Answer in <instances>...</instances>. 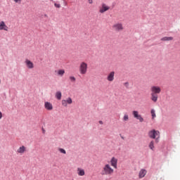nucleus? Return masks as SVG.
<instances>
[{"label": "nucleus", "instance_id": "nucleus-20", "mask_svg": "<svg viewBox=\"0 0 180 180\" xmlns=\"http://www.w3.org/2000/svg\"><path fill=\"white\" fill-rule=\"evenodd\" d=\"M61 96H62L61 92L60 91H57L56 94V98H58V101H60L61 100Z\"/></svg>", "mask_w": 180, "mask_h": 180}, {"label": "nucleus", "instance_id": "nucleus-1", "mask_svg": "<svg viewBox=\"0 0 180 180\" xmlns=\"http://www.w3.org/2000/svg\"><path fill=\"white\" fill-rule=\"evenodd\" d=\"M115 172V169L112 168V166L109 164H105L103 165L101 174L104 176H110L113 175Z\"/></svg>", "mask_w": 180, "mask_h": 180}, {"label": "nucleus", "instance_id": "nucleus-30", "mask_svg": "<svg viewBox=\"0 0 180 180\" xmlns=\"http://www.w3.org/2000/svg\"><path fill=\"white\" fill-rule=\"evenodd\" d=\"M98 123H99L100 124H103V121H99Z\"/></svg>", "mask_w": 180, "mask_h": 180}, {"label": "nucleus", "instance_id": "nucleus-16", "mask_svg": "<svg viewBox=\"0 0 180 180\" xmlns=\"http://www.w3.org/2000/svg\"><path fill=\"white\" fill-rule=\"evenodd\" d=\"M18 154H25L26 153V148L25 146H20L18 150H17Z\"/></svg>", "mask_w": 180, "mask_h": 180}, {"label": "nucleus", "instance_id": "nucleus-12", "mask_svg": "<svg viewBox=\"0 0 180 180\" xmlns=\"http://www.w3.org/2000/svg\"><path fill=\"white\" fill-rule=\"evenodd\" d=\"M0 30H5L6 32H8L9 30V27L5 24V22L1 21L0 22Z\"/></svg>", "mask_w": 180, "mask_h": 180}, {"label": "nucleus", "instance_id": "nucleus-18", "mask_svg": "<svg viewBox=\"0 0 180 180\" xmlns=\"http://www.w3.org/2000/svg\"><path fill=\"white\" fill-rule=\"evenodd\" d=\"M56 72H57V75L58 77H63L65 74V70H64L63 69H60L56 71Z\"/></svg>", "mask_w": 180, "mask_h": 180}, {"label": "nucleus", "instance_id": "nucleus-5", "mask_svg": "<svg viewBox=\"0 0 180 180\" xmlns=\"http://www.w3.org/2000/svg\"><path fill=\"white\" fill-rule=\"evenodd\" d=\"M150 92L151 94L158 95L159 94H161V87H160V86H151Z\"/></svg>", "mask_w": 180, "mask_h": 180}, {"label": "nucleus", "instance_id": "nucleus-2", "mask_svg": "<svg viewBox=\"0 0 180 180\" xmlns=\"http://www.w3.org/2000/svg\"><path fill=\"white\" fill-rule=\"evenodd\" d=\"M79 71L81 75H85L88 72V63L82 62L79 66Z\"/></svg>", "mask_w": 180, "mask_h": 180}, {"label": "nucleus", "instance_id": "nucleus-32", "mask_svg": "<svg viewBox=\"0 0 180 180\" xmlns=\"http://www.w3.org/2000/svg\"><path fill=\"white\" fill-rule=\"evenodd\" d=\"M43 133H44V130L43 129Z\"/></svg>", "mask_w": 180, "mask_h": 180}, {"label": "nucleus", "instance_id": "nucleus-6", "mask_svg": "<svg viewBox=\"0 0 180 180\" xmlns=\"http://www.w3.org/2000/svg\"><path fill=\"white\" fill-rule=\"evenodd\" d=\"M132 115L134 116V117L135 119H136L137 120H139V122L141 123H143V122H144V118H143V117L141 116V115L139 114V111L137 110H134L132 112Z\"/></svg>", "mask_w": 180, "mask_h": 180}, {"label": "nucleus", "instance_id": "nucleus-11", "mask_svg": "<svg viewBox=\"0 0 180 180\" xmlns=\"http://www.w3.org/2000/svg\"><path fill=\"white\" fill-rule=\"evenodd\" d=\"M107 80L109 81V82H113L115 80V72H110L108 77H107Z\"/></svg>", "mask_w": 180, "mask_h": 180}, {"label": "nucleus", "instance_id": "nucleus-8", "mask_svg": "<svg viewBox=\"0 0 180 180\" xmlns=\"http://www.w3.org/2000/svg\"><path fill=\"white\" fill-rule=\"evenodd\" d=\"M61 103L62 105L64 106V108H67L68 105H71L72 103V98H71V97H68L65 100H62Z\"/></svg>", "mask_w": 180, "mask_h": 180}, {"label": "nucleus", "instance_id": "nucleus-23", "mask_svg": "<svg viewBox=\"0 0 180 180\" xmlns=\"http://www.w3.org/2000/svg\"><path fill=\"white\" fill-rule=\"evenodd\" d=\"M152 119H155L157 117V115H155V110L152 109L150 111Z\"/></svg>", "mask_w": 180, "mask_h": 180}, {"label": "nucleus", "instance_id": "nucleus-13", "mask_svg": "<svg viewBox=\"0 0 180 180\" xmlns=\"http://www.w3.org/2000/svg\"><path fill=\"white\" fill-rule=\"evenodd\" d=\"M44 108L46 110H53V104L49 101L44 103Z\"/></svg>", "mask_w": 180, "mask_h": 180}, {"label": "nucleus", "instance_id": "nucleus-17", "mask_svg": "<svg viewBox=\"0 0 180 180\" xmlns=\"http://www.w3.org/2000/svg\"><path fill=\"white\" fill-rule=\"evenodd\" d=\"M147 174V170L141 169L139 173V178H144Z\"/></svg>", "mask_w": 180, "mask_h": 180}, {"label": "nucleus", "instance_id": "nucleus-22", "mask_svg": "<svg viewBox=\"0 0 180 180\" xmlns=\"http://www.w3.org/2000/svg\"><path fill=\"white\" fill-rule=\"evenodd\" d=\"M122 120H123V122H129V115L127 113H125L124 115Z\"/></svg>", "mask_w": 180, "mask_h": 180}, {"label": "nucleus", "instance_id": "nucleus-10", "mask_svg": "<svg viewBox=\"0 0 180 180\" xmlns=\"http://www.w3.org/2000/svg\"><path fill=\"white\" fill-rule=\"evenodd\" d=\"M25 63V65H27V68H29L30 70L34 68V64H33V62H32L30 60L26 59Z\"/></svg>", "mask_w": 180, "mask_h": 180}, {"label": "nucleus", "instance_id": "nucleus-14", "mask_svg": "<svg viewBox=\"0 0 180 180\" xmlns=\"http://www.w3.org/2000/svg\"><path fill=\"white\" fill-rule=\"evenodd\" d=\"M150 100L155 103L158 101V94L150 93Z\"/></svg>", "mask_w": 180, "mask_h": 180}, {"label": "nucleus", "instance_id": "nucleus-19", "mask_svg": "<svg viewBox=\"0 0 180 180\" xmlns=\"http://www.w3.org/2000/svg\"><path fill=\"white\" fill-rule=\"evenodd\" d=\"M171 40H174V37H165L161 39L162 41H171Z\"/></svg>", "mask_w": 180, "mask_h": 180}, {"label": "nucleus", "instance_id": "nucleus-25", "mask_svg": "<svg viewBox=\"0 0 180 180\" xmlns=\"http://www.w3.org/2000/svg\"><path fill=\"white\" fill-rule=\"evenodd\" d=\"M69 79H70V81H71V82H75V81H76L75 77H74V76L69 77Z\"/></svg>", "mask_w": 180, "mask_h": 180}, {"label": "nucleus", "instance_id": "nucleus-27", "mask_svg": "<svg viewBox=\"0 0 180 180\" xmlns=\"http://www.w3.org/2000/svg\"><path fill=\"white\" fill-rule=\"evenodd\" d=\"M15 4H20L22 2V0H13Z\"/></svg>", "mask_w": 180, "mask_h": 180}, {"label": "nucleus", "instance_id": "nucleus-21", "mask_svg": "<svg viewBox=\"0 0 180 180\" xmlns=\"http://www.w3.org/2000/svg\"><path fill=\"white\" fill-rule=\"evenodd\" d=\"M149 148L150 150H152V151H154V148H155V146H154V141H152L149 143Z\"/></svg>", "mask_w": 180, "mask_h": 180}, {"label": "nucleus", "instance_id": "nucleus-26", "mask_svg": "<svg viewBox=\"0 0 180 180\" xmlns=\"http://www.w3.org/2000/svg\"><path fill=\"white\" fill-rule=\"evenodd\" d=\"M54 6H55V8L60 9V8H61V4H60L58 3H54Z\"/></svg>", "mask_w": 180, "mask_h": 180}, {"label": "nucleus", "instance_id": "nucleus-29", "mask_svg": "<svg viewBox=\"0 0 180 180\" xmlns=\"http://www.w3.org/2000/svg\"><path fill=\"white\" fill-rule=\"evenodd\" d=\"M89 4H94V0H89Z\"/></svg>", "mask_w": 180, "mask_h": 180}, {"label": "nucleus", "instance_id": "nucleus-31", "mask_svg": "<svg viewBox=\"0 0 180 180\" xmlns=\"http://www.w3.org/2000/svg\"><path fill=\"white\" fill-rule=\"evenodd\" d=\"M45 17L47 18V15L46 14H45Z\"/></svg>", "mask_w": 180, "mask_h": 180}, {"label": "nucleus", "instance_id": "nucleus-28", "mask_svg": "<svg viewBox=\"0 0 180 180\" xmlns=\"http://www.w3.org/2000/svg\"><path fill=\"white\" fill-rule=\"evenodd\" d=\"M2 117H4V114L0 111V120H1Z\"/></svg>", "mask_w": 180, "mask_h": 180}, {"label": "nucleus", "instance_id": "nucleus-7", "mask_svg": "<svg viewBox=\"0 0 180 180\" xmlns=\"http://www.w3.org/2000/svg\"><path fill=\"white\" fill-rule=\"evenodd\" d=\"M109 9H110V7L109 6L106 5V4L103 3L101 4V6L99 7V13H105V12H108V11H109Z\"/></svg>", "mask_w": 180, "mask_h": 180}, {"label": "nucleus", "instance_id": "nucleus-9", "mask_svg": "<svg viewBox=\"0 0 180 180\" xmlns=\"http://www.w3.org/2000/svg\"><path fill=\"white\" fill-rule=\"evenodd\" d=\"M111 167H113L115 169H117V158L113 157L110 160Z\"/></svg>", "mask_w": 180, "mask_h": 180}, {"label": "nucleus", "instance_id": "nucleus-15", "mask_svg": "<svg viewBox=\"0 0 180 180\" xmlns=\"http://www.w3.org/2000/svg\"><path fill=\"white\" fill-rule=\"evenodd\" d=\"M77 172L79 176H84L85 175V169L81 167H77Z\"/></svg>", "mask_w": 180, "mask_h": 180}, {"label": "nucleus", "instance_id": "nucleus-3", "mask_svg": "<svg viewBox=\"0 0 180 180\" xmlns=\"http://www.w3.org/2000/svg\"><path fill=\"white\" fill-rule=\"evenodd\" d=\"M148 136L150 139H155V143H158L160 140V132L155 129L151 130L148 133Z\"/></svg>", "mask_w": 180, "mask_h": 180}, {"label": "nucleus", "instance_id": "nucleus-4", "mask_svg": "<svg viewBox=\"0 0 180 180\" xmlns=\"http://www.w3.org/2000/svg\"><path fill=\"white\" fill-rule=\"evenodd\" d=\"M112 29L115 32H122L124 27H123V24L120 22L115 23L112 25Z\"/></svg>", "mask_w": 180, "mask_h": 180}, {"label": "nucleus", "instance_id": "nucleus-24", "mask_svg": "<svg viewBox=\"0 0 180 180\" xmlns=\"http://www.w3.org/2000/svg\"><path fill=\"white\" fill-rule=\"evenodd\" d=\"M58 151H59L60 153H61V154H67V151H65V149H63V148H58Z\"/></svg>", "mask_w": 180, "mask_h": 180}]
</instances>
